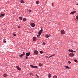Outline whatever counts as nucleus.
I'll use <instances>...</instances> for the list:
<instances>
[{"mask_svg": "<svg viewBox=\"0 0 78 78\" xmlns=\"http://www.w3.org/2000/svg\"><path fill=\"white\" fill-rule=\"evenodd\" d=\"M43 31V30H42V29H41L38 32V34L37 35V37H39L41 36V34L42 33V32Z\"/></svg>", "mask_w": 78, "mask_h": 78, "instance_id": "f257e3e1", "label": "nucleus"}, {"mask_svg": "<svg viewBox=\"0 0 78 78\" xmlns=\"http://www.w3.org/2000/svg\"><path fill=\"white\" fill-rule=\"evenodd\" d=\"M69 55L70 57H73L74 56V54L73 53H70Z\"/></svg>", "mask_w": 78, "mask_h": 78, "instance_id": "f03ea898", "label": "nucleus"}, {"mask_svg": "<svg viewBox=\"0 0 78 78\" xmlns=\"http://www.w3.org/2000/svg\"><path fill=\"white\" fill-rule=\"evenodd\" d=\"M30 67L32 68H37V66H34L32 65H30Z\"/></svg>", "mask_w": 78, "mask_h": 78, "instance_id": "7ed1b4c3", "label": "nucleus"}, {"mask_svg": "<svg viewBox=\"0 0 78 78\" xmlns=\"http://www.w3.org/2000/svg\"><path fill=\"white\" fill-rule=\"evenodd\" d=\"M60 32L61 34H65V32L63 30H61Z\"/></svg>", "mask_w": 78, "mask_h": 78, "instance_id": "20e7f679", "label": "nucleus"}, {"mask_svg": "<svg viewBox=\"0 0 78 78\" xmlns=\"http://www.w3.org/2000/svg\"><path fill=\"white\" fill-rule=\"evenodd\" d=\"M25 52H23V54L20 55V56H19L20 57V58H22V56H24V55H25Z\"/></svg>", "mask_w": 78, "mask_h": 78, "instance_id": "39448f33", "label": "nucleus"}, {"mask_svg": "<svg viewBox=\"0 0 78 78\" xmlns=\"http://www.w3.org/2000/svg\"><path fill=\"white\" fill-rule=\"evenodd\" d=\"M69 51L70 52H71L72 53H75V52H76L75 51H73L72 50L69 49Z\"/></svg>", "mask_w": 78, "mask_h": 78, "instance_id": "423d86ee", "label": "nucleus"}, {"mask_svg": "<svg viewBox=\"0 0 78 78\" xmlns=\"http://www.w3.org/2000/svg\"><path fill=\"white\" fill-rule=\"evenodd\" d=\"M34 53H35V54H36V55H37V54H38V51L37 50L34 51Z\"/></svg>", "mask_w": 78, "mask_h": 78, "instance_id": "0eeeda50", "label": "nucleus"}, {"mask_svg": "<svg viewBox=\"0 0 78 78\" xmlns=\"http://www.w3.org/2000/svg\"><path fill=\"white\" fill-rule=\"evenodd\" d=\"M16 68L18 70H21V68H20V67H19V66H16Z\"/></svg>", "mask_w": 78, "mask_h": 78, "instance_id": "6e6552de", "label": "nucleus"}, {"mask_svg": "<svg viewBox=\"0 0 78 78\" xmlns=\"http://www.w3.org/2000/svg\"><path fill=\"white\" fill-rule=\"evenodd\" d=\"M26 56H28L30 55V52L27 53L26 54Z\"/></svg>", "mask_w": 78, "mask_h": 78, "instance_id": "1a4fd4ad", "label": "nucleus"}, {"mask_svg": "<svg viewBox=\"0 0 78 78\" xmlns=\"http://www.w3.org/2000/svg\"><path fill=\"white\" fill-rule=\"evenodd\" d=\"M33 41H36V37H34L33 38Z\"/></svg>", "mask_w": 78, "mask_h": 78, "instance_id": "9d476101", "label": "nucleus"}, {"mask_svg": "<svg viewBox=\"0 0 78 78\" xmlns=\"http://www.w3.org/2000/svg\"><path fill=\"white\" fill-rule=\"evenodd\" d=\"M76 12V11H74L71 12L70 13V14H75Z\"/></svg>", "mask_w": 78, "mask_h": 78, "instance_id": "9b49d317", "label": "nucleus"}, {"mask_svg": "<svg viewBox=\"0 0 78 78\" xmlns=\"http://www.w3.org/2000/svg\"><path fill=\"white\" fill-rule=\"evenodd\" d=\"M30 25L32 27H34L35 26V24L34 23H31Z\"/></svg>", "mask_w": 78, "mask_h": 78, "instance_id": "f8f14e48", "label": "nucleus"}, {"mask_svg": "<svg viewBox=\"0 0 78 78\" xmlns=\"http://www.w3.org/2000/svg\"><path fill=\"white\" fill-rule=\"evenodd\" d=\"M45 36L47 38H48L49 37V36L48 34L46 35Z\"/></svg>", "mask_w": 78, "mask_h": 78, "instance_id": "ddd939ff", "label": "nucleus"}, {"mask_svg": "<svg viewBox=\"0 0 78 78\" xmlns=\"http://www.w3.org/2000/svg\"><path fill=\"white\" fill-rule=\"evenodd\" d=\"M20 3H21L23 4L24 3V1L23 0H22L20 1Z\"/></svg>", "mask_w": 78, "mask_h": 78, "instance_id": "4468645a", "label": "nucleus"}, {"mask_svg": "<svg viewBox=\"0 0 78 78\" xmlns=\"http://www.w3.org/2000/svg\"><path fill=\"white\" fill-rule=\"evenodd\" d=\"M39 66H40V67H41V66H42V64L41 63H39Z\"/></svg>", "mask_w": 78, "mask_h": 78, "instance_id": "2eb2a0df", "label": "nucleus"}, {"mask_svg": "<svg viewBox=\"0 0 78 78\" xmlns=\"http://www.w3.org/2000/svg\"><path fill=\"white\" fill-rule=\"evenodd\" d=\"M48 75L49 78H50L51 77V74L50 73H49Z\"/></svg>", "mask_w": 78, "mask_h": 78, "instance_id": "dca6fc26", "label": "nucleus"}, {"mask_svg": "<svg viewBox=\"0 0 78 78\" xmlns=\"http://www.w3.org/2000/svg\"><path fill=\"white\" fill-rule=\"evenodd\" d=\"M76 19L77 20H78V15H77L76 16Z\"/></svg>", "mask_w": 78, "mask_h": 78, "instance_id": "f3484780", "label": "nucleus"}, {"mask_svg": "<svg viewBox=\"0 0 78 78\" xmlns=\"http://www.w3.org/2000/svg\"><path fill=\"white\" fill-rule=\"evenodd\" d=\"M39 1H36V4H39Z\"/></svg>", "mask_w": 78, "mask_h": 78, "instance_id": "a211bd4d", "label": "nucleus"}, {"mask_svg": "<svg viewBox=\"0 0 78 78\" xmlns=\"http://www.w3.org/2000/svg\"><path fill=\"white\" fill-rule=\"evenodd\" d=\"M23 21L24 22H25V21H26V18H24L23 19Z\"/></svg>", "mask_w": 78, "mask_h": 78, "instance_id": "6ab92c4d", "label": "nucleus"}, {"mask_svg": "<svg viewBox=\"0 0 78 78\" xmlns=\"http://www.w3.org/2000/svg\"><path fill=\"white\" fill-rule=\"evenodd\" d=\"M3 76L4 77H6V76H7V75L6 74H4Z\"/></svg>", "mask_w": 78, "mask_h": 78, "instance_id": "aec40b11", "label": "nucleus"}, {"mask_svg": "<svg viewBox=\"0 0 78 78\" xmlns=\"http://www.w3.org/2000/svg\"><path fill=\"white\" fill-rule=\"evenodd\" d=\"M53 78H57V76H56V75L54 76Z\"/></svg>", "mask_w": 78, "mask_h": 78, "instance_id": "412c9836", "label": "nucleus"}, {"mask_svg": "<svg viewBox=\"0 0 78 78\" xmlns=\"http://www.w3.org/2000/svg\"><path fill=\"white\" fill-rule=\"evenodd\" d=\"M19 19H20V20H22V17H19Z\"/></svg>", "mask_w": 78, "mask_h": 78, "instance_id": "4be33fe9", "label": "nucleus"}, {"mask_svg": "<svg viewBox=\"0 0 78 78\" xmlns=\"http://www.w3.org/2000/svg\"><path fill=\"white\" fill-rule=\"evenodd\" d=\"M65 67L66 68V69H69V67L68 66H65Z\"/></svg>", "mask_w": 78, "mask_h": 78, "instance_id": "5701e85b", "label": "nucleus"}, {"mask_svg": "<svg viewBox=\"0 0 78 78\" xmlns=\"http://www.w3.org/2000/svg\"><path fill=\"white\" fill-rule=\"evenodd\" d=\"M4 15H5V14H1V16L2 17H3V16H4Z\"/></svg>", "mask_w": 78, "mask_h": 78, "instance_id": "b1692460", "label": "nucleus"}, {"mask_svg": "<svg viewBox=\"0 0 78 78\" xmlns=\"http://www.w3.org/2000/svg\"><path fill=\"white\" fill-rule=\"evenodd\" d=\"M40 53L41 54H42L43 53V52H42V51H40Z\"/></svg>", "mask_w": 78, "mask_h": 78, "instance_id": "393cba45", "label": "nucleus"}, {"mask_svg": "<svg viewBox=\"0 0 78 78\" xmlns=\"http://www.w3.org/2000/svg\"><path fill=\"white\" fill-rule=\"evenodd\" d=\"M74 61L75 62H78V61L76 59L74 60Z\"/></svg>", "mask_w": 78, "mask_h": 78, "instance_id": "a878e982", "label": "nucleus"}, {"mask_svg": "<svg viewBox=\"0 0 78 78\" xmlns=\"http://www.w3.org/2000/svg\"><path fill=\"white\" fill-rule=\"evenodd\" d=\"M51 57H52V56H55V55L53 54V55H51Z\"/></svg>", "mask_w": 78, "mask_h": 78, "instance_id": "bb28decb", "label": "nucleus"}, {"mask_svg": "<svg viewBox=\"0 0 78 78\" xmlns=\"http://www.w3.org/2000/svg\"><path fill=\"white\" fill-rule=\"evenodd\" d=\"M42 44H43V45H45V44H46V43L44 42H43Z\"/></svg>", "mask_w": 78, "mask_h": 78, "instance_id": "cd10ccee", "label": "nucleus"}, {"mask_svg": "<svg viewBox=\"0 0 78 78\" xmlns=\"http://www.w3.org/2000/svg\"><path fill=\"white\" fill-rule=\"evenodd\" d=\"M3 41H4V43H6V41L5 40H4Z\"/></svg>", "mask_w": 78, "mask_h": 78, "instance_id": "c85d7f7f", "label": "nucleus"}, {"mask_svg": "<svg viewBox=\"0 0 78 78\" xmlns=\"http://www.w3.org/2000/svg\"><path fill=\"white\" fill-rule=\"evenodd\" d=\"M68 63H69V64H70L71 63V62H70V61H69Z\"/></svg>", "mask_w": 78, "mask_h": 78, "instance_id": "c756f323", "label": "nucleus"}, {"mask_svg": "<svg viewBox=\"0 0 78 78\" xmlns=\"http://www.w3.org/2000/svg\"><path fill=\"white\" fill-rule=\"evenodd\" d=\"M13 34V36H16V35L15 34Z\"/></svg>", "mask_w": 78, "mask_h": 78, "instance_id": "7c9ffc66", "label": "nucleus"}, {"mask_svg": "<svg viewBox=\"0 0 78 78\" xmlns=\"http://www.w3.org/2000/svg\"><path fill=\"white\" fill-rule=\"evenodd\" d=\"M30 75H33V73H30Z\"/></svg>", "mask_w": 78, "mask_h": 78, "instance_id": "2f4dec72", "label": "nucleus"}, {"mask_svg": "<svg viewBox=\"0 0 78 78\" xmlns=\"http://www.w3.org/2000/svg\"><path fill=\"white\" fill-rule=\"evenodd\" d=\"M27 58H28V57L26 56L25 57V59H27Z\"/></svg>", "mask_w": 78, "mask_h": 78, "instance_id": "473e14b6", "label": "nucleus"}, {"mask_svg": "<svg viewBox=\"0 0 78 78\" xmlns=\"http://www.w3.org/2000/svg\"><path fill=\"white\" fill-rule=\"evenodd\" d=\"M18 28H20V26H18Z\"/></svg>", "mask_w": 78, "mask_h": 78, "instance_id": "72a5a7b5", "label": "nucleus"}, {"mask_svg": "<svg viewBox=\"0 0 78 78\" xmlns=\"http://www.w3.org/2000/svg\"><path fill=\"white\" fill-rule=\"evenodd\" d=\"M36 76L37 77V78H39V76L37 75H36Z\"/></svg>", "mask_w": 78, "mask_h": 78, "instance_id": "f704fd0d", "label": "nucleus"}, {"mask_svg": "<svg viewBox=\"0 0 78 78\" xmlns=\"http://www.w3.org/2000/svg\"><path fill=\"white\" fill-rule=\"evenodd\" d=\"M29 12H31V10H30V11H29Z\"/></svg>", "mask_w": 78, "mask_h": 78, "instance_id": "c9c22d12", "label": "nucleus"}, {"mask_svg": "<svg viewBox=\"0 0 78 78\" xmlns=\"http://www.w3.org/2000/svg\"><path fill=\"white\" fill-rule=\"evenodd\" d=\"M46 58H49V57L48 56H46Z\"/></svg>", "mask_w": 78, "mask_h": 78, "instance_id": "e433bc0d", "label": "nucleus"}, {"mask_svg": "<svg viewBox=\"0 0 78 78\" xmlns=\"http://www.w3.org/2000/svg\"><path fill=\"white\" fill-rule=\"evenodd\" d=\"M49 57V58H51V56H49V57Z\"/></svg>", "mask_w": 78, "mask_h": 78, "instance_id": "4c0bfd02", "label": "nucleus"}, {"mask_svg": "<svg viewBox=\"0 0 78 78\" xmlns=\"http://www.w3.org/2000/svg\"><path fill=\"white\" fill-rule=\"evenodd\" d=\"M76 5H77V6H78V3L76 4Z\"/></svg>", "mask_w": 78, "mask_h": 78, "instance_id": "58836bf2", "label": "nucleus"}, {"mask_svg": "<svg viewBox=\"0 0 78 78\" xmlns=\"http://www.w3.org/2000/svg\"><path fill=\"white\" fill-rule=\"evenodd\" d=\"M1 16H1V15H0V17H1Z\"/></svg>", "mask_w": 78, "mask_h": 78, "instance_id": "ea45409f", "label": "nucleus"}, {"mask_svg": "<svg viewBox=\"0 0 78 78\" xmlns=\"http://www.w3.org/2000/svg\"><path fill=\"white\" fill-rule=\"evenodd\" d=\"M52 6H53V3H52Z\"/></svg>", "mask_w": 78, "mask_h": 78, "instance_id": "a19ab883", "label": "nucleus"}, {"mask_svg": "<svg viewBox=\"0 0 78 78\" xmlns=\"http://www.w3.org/2000/svg\"><path fill=\"white\" fill-rule=\"evenodd\" d=\"M74 9V10H75V9Z\"/></svg>", "mask_w": 78, "mask_h": 78, "instance_id": "79ce46f5", "label": "nucleus"}, {"mask_svg": "<svg viewBox=\"0 0 78 78\" xmlns=\"http://www.w3.org/2000/svg\"><path fill=\"white\" fill-rule=\"evenodd\" d=\"M49 36H50V35H49Z\"/></svg>", "mask_w": 78, "mask_h": 78, "instance_id": "37998d69", "label": "nucleus"}]
</instances>
